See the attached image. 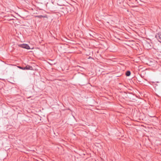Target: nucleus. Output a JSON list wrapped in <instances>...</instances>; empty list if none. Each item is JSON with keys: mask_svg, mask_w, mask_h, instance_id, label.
I'll use <instances>...</instances> for the list:
<instances>
[{"mask_svg": "<svg viewBox=\"0 0 161 161\" xmlns=\"http://www.w3.org/2000/svg\"><path fill=\"white\" fill-rule=\"evenodd\" d=\"M18 68H19L20 69H23V70H33V68L32 66L27 65L25 67H22L21 66H18Z\"/></svg>", "mask_w": 161, "mask_h": 161, "instance_id": "obj_1", "label": "nucleus"}, {"mask_svg": "<svg viewBox=\"0 0 161 161\" xmlns=\"http://www.w3.org/2000/svg\"><path fill=\"white\" fill-rule=\"evenodd\" d=\"M19 46L20 47L27 49H31L28 45L27 44H19Z\"/></svg>", "mask_w": 161, "mask_h": 161, "instance_id": "obj_2", "label": "nucleus"}, {"mask_svg": "<svg viewBox=\"0 0 161 161\" xmlns=\"http://www.w3.org/2000/svg\"><path fill=\"white\" fill-rule=\"evenodd\" d=\"M155 37L158 41L161 43V33H158L156 35Z\"/></svg>", "mask_w": 161, "mask_h": 161, "instance_id": "obj_3", "label": "nucleus"}, {"mask_svg": "<svg viewBox=\"0 0 161 161\" xmlns=\"http://www.w3.org/2000/svg\"><path fill=\"white\" fill-rule=\"evenodd\" d=\"M130 72L129 70L127 71L125 73V75L127 76H129L130 75Z\"/></svg>", "mask_w": 161, "mask_h": 161, "instance_id": "obj_4", "label": "nucleus"}, {"mask_svg": "<svg viewBox=\"0 0 161 161\" xmlns=\"http://www.w3.org/2000/svg\"><path fill=\"white\" fill-rule=\"evenodd\" d=\"M36 17H38L39 18H42L44 17V16L43 15H39V16H36Z\"/></svg>", "mask_w": 161, "mask_h": 161, "instance_id": "obj_5", "label": "nucleus"}, {"mask_svg": "<svg viewBox=\"0 0 161 161\" xmlns=\"http://www.w3.org/2000/svg\"><path fill=\"white\" fill-rule=\"evenodd\" d=\"M9 19L10 20H14V19L12 18H11L10 19Z\"/></svg>", "mask_w": 161, "mask_h": 161, "instance_id": "obj_6", "label": "nucleus"}, {"mask_svg": "<svg viewBox=\"0 0 161 161\" xmlns=\"http://www.w3.org/2000/svg\"><path fill=\"white\" fill-rule=\"evenodd\" d=\"M107 23H108V24H109V21H107Z\"/></svg>", "mask_w": 161, "mask_h": 161, "instance_id": "obj_7", "label": "nucleus"}]
</instances>
